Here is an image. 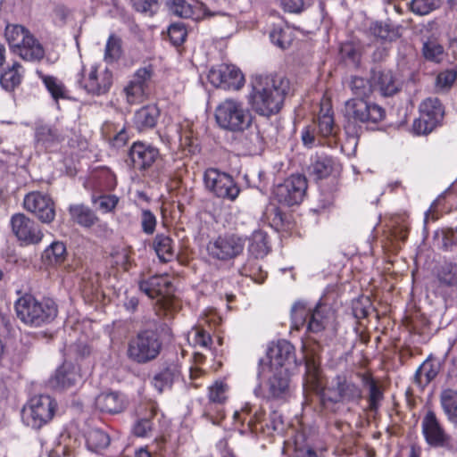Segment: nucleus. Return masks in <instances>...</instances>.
<instances>
[{
  "label": "nucleus",
  "mask_w": 457,
  "mask_h": 457,
  "mask_svg": "<svg viewBox=\"0 0 457 457\" xmlns=\"http://www.w3.org/2000/svg\"><path fill=\"white\" fill-rule=\"evenodd\" d=\"M57 403L54 398L40 395L29 399L21 410L23 423L34 429H40L54 417Z\"/></svg>",
  "instance_id": "obj_9"
},
{
  "label": "nucleus",
  "mask_w": 457,
  "mask_h": 457,
  "mask_svg": "<svg viewBox=\"0 0 457 457\" xmlns=\"http://www.w3.org/2000/svg\"><path fill=\"white\" fill-rule=\"evenodd\" d=\"M111 262L118 270H129L131 265V257L129 251L124 248L117 250L112 254Z\"/></svg>",
  "instance_id": "obj_63"
},
{
  "label": "nucleus",
  "mask_w": 457,
  "mask_h": 457,
  "mask_svg": "<svg viewBox=\"0 0 457 457\" xmlns=\"http://www.w3.org/2000/svg\"><path fill=\"white\" fill-rule=\"evenodd\" d=\"M161 150L152 143L137 140L128 149L125 162L135 173L161 183L166 177Z\"/></svg>",
  "instance_id": "obj_4"
},
{
  "label": "nucleus",
  "mask_w": 457,
  "mask_h": 457,
  "mask_svg": "<svg viewBox=\"0 0 457 457\" xmlns=\"http://www.w3.org/2000/svg\"><path fill=\"white\" fill-rule=\"evenodd\" d=\"M242 274L250 278V279L256 284L264 283L268 277L267 271L263 270L261 266L251 262L244 266Z\"/></svg>",
  "instance_id": "obj_59"
},
{
  "label": "nucleus",
  "mask_w": 457,
  "mask_h": 457,
  "mask_svg": "<svg viewBox=\"0 0 457 457\" xmlns=\"http://www.w3.org/2000/svg\"><path fill=\"white\" fill-rule=\"evenodd\" d=\"M35 140L38 146L47 152H53L63 140V137L56 128L41 125L36 128Z\"/></svg>",
  "instance_id": "obj_30"
},
{
  "label": "nucleus",
  "mask_w": 457,
  "mask_h": 457,
  "mask_svg": "<svg viewBox=\"0 0 457 457\" xmlns=\"http://www.w3.org/2000/svg\"><path fill=\"white\" fill-rule=\"evenodd\" d=\"M290 88V80L286 76L256 75L251 81L248 103L257 114L270 118L282 110Z\"/></svg>",
  "instance_id": "obj_1"
},
{
  "label": "nucleus",
  "mask_w": 457,
  "mask_h": 457,
  "mask_svg": "<svg viewBox=\"0 0 457 457\" xmlns=\"http://www.w3.org/2000/svg\"><path fill=\"white\" fill-rule=\"evenodd\" d=\"M245 248V240L236 234L225 233L211 239L206 251L208 255L219 261H230L240 255Z\"/></svg>",
  "instance_id": "obj_12"
},
{
  "label": "nucleus",
  "mask_w": 457,
  "mask_h": 457,
  "mask_svg": "<svg viewBox=\"0 0 457 457\" xmlns=\"http://www.w3.org/2000/svg\"><path fill=\"white\" fill-rule=\"evenodd\" d=\"M271 251L269 235L262 230H255L249 238L248 253L255 259H262Z\"/></svg>",
  "instance_id": "obj_35"
},
{
  "label": "nucleus",
  "mask_w": 457,
  "mask_h": 457,
  "mask_svg": "<svg viewBox=\"0 0 457 457\" xmlns=\"http://www.w3.org/2000/svg\"><path fill=\"white\" fill-rule=\"evenodd\" d=\"M28 31L29 29L22 25L8 24L5 27L4 35L10 47L18 46L19 40L21 37H24Z\"/></svg>",
  "instance_id": "obj_60"
},
{
  "label": "nucleus",
  "mask_w": 457,
  "mask_h": 457,
  "mask_svg": "<svg viewBox=\"0 0 457 457\" xmlns=\"http://www.w3.org/2000/svg\"><path fill=\"white\" fill-rule=\"evenodd\" d=\"M171 287H138L137 294L147 295L150 299L155 300V305L159 306L156 314L162 311L164 316L177 312L179 309V301L175 296Z\"/></svg>",
  "instance_id": "obj_20"
},
{
  "label": "nucleus",
  "mask_w": 457,
  "mask_h": 457,
  "mask_svg": "<svg viewBox=\"0 0 457 457\" xmlns=\"http://www.w3.org/2000/svg\"><path fill=\"white\" fill-rule=\"evenodd\" d=\"M161 111L156 104H146L134 112L132 124L140 133L154 129L158 122Z\"/></svg>",
  "instance_id": "obj_25"
},
{
  "label": "nucleus",
  "mask_w": 457,
  "mask_h": 457,
  "mask_svg": "<svg viewBox=\"0 0 457 457\" xmlns=\"http://www.w3.org/2000/svg\"><path fill=\"white\" fill-rule=\"evenodd\" d=\"M357 377L364 386L368 388V407L367 410L377 413L384 400V390L378 381L370 372H358Z\"/></svg>",
  "instance_id": "obj_23"
},
{
  "label": "nucleus",
  "mask_w": 457,
  "mask_h": 457,
  "mask_svg": "<svg viewBox=\"0 0 457 457\" xmlns=\"http://www.w3.org/2000/svg\"><path fill=\"white\" fill-rule=\"evenodd\" d=\"M80 378L79 368L71 362L64 361L55 370L54 375L50 379V384L57 389H67L74 386Z\"/></svg>",
  "instance_id": "obj_24"
},
{
  "label": "nucleus",
  "mask_w": 457,
  "mask_h": 457,
  "mask_svg": "<svg viewBox=\"0 0 457 457\" xmlns=\"http://www.w3.org/2000/svg\"><path fill=\"white\" fill-rule=\"evenodd\" d=\"M37 297L31 294H24L14 303L17 317L26 325L33 326L36 312Z\"/></svg>",
  "instance_id": "obj_33"
},
{
  "label": "nucleus",
  "mask_w": 457,
  "mask_h": 457,
  "mask_svg": "<svg viewBox=\"0 0 457 457\" xmlns=\"http://www.w3.org/2000/svg\"><path fill=\"white\" fill-rule=\"evenodd\" d=\"M374 311L375 308L370 296L361 295L352 303L353 315L357 320L368 318Z\"/></svg>",
  "instance_id": "obj_53"
},
{
  "label": "nucleus",
  "mask_w": 457,
  "mask_h": 457,
  "mask_svg": "<svg viewBox=\"0 0 457 457\" xmlns=\"http://www.w3.org/2000/svg\"><path fill=\"white\" fill-rule=\"evenodd\" d=\"M11 228L21 245H37L42 241L44 234L38 225L23 213L12 216Z\"/></svg>",
  "instance_id": "obj_17"
},
{
  "label": "nucleus",
  "mask_w": 457,
  "mask_h": 457,
  "mask_svg": "<svg viewBox=\"0 0 457 457\" xmlns=\"http://www.w3.org/2000/svg\"><path fill=\"white\" fill-rule=\"evenodd\" d=\"M421 432L429 447L453 451V437L433 410H428L422 418Z\"/></svg>",
  "instance_id": "obj_11"
},
{
  "label": "nucleus",
  "mask_w": 457,
  "mask_h": 457,
  "mask_svg": "<svg viewBox=\"0 0 457 457\" xmlns=\"http://www.w3.org/2000/svg\"><path fill=\"white\" fill-rule=\"evenodd\" d=\"M204 182L206 188L220 198L233 201L240 193L232 176L215 168H208L204 171Z\"/></svg>",
  "instance_id": "obj_15"
},
{
  "label": "nucleus",
  "mask_w": 457,
  "mask_h": 457,
  "mask_svg": "<svg viewBox=\"0 0 457 457\" xmlns=\"http://www.w3.org/2000/svg\"><path fill=\"white\" fill-rule=\"evenodd\" d=\"M171 337L172 330L167 322L154 320L129 339L127 356L137 364L151 362L160 355L164 338Z\"/></svg>",
  "instance_id": "obj_3"
},
{
  "label": "nucleus",
  "mask_w": 457,
  "mask_h": 457,
  "mask_svg": "<svg viewBox=\"0 0 457 457\" xmlns=\"http://www.w3.org/2000/svg\"><path fill=\"white\" fill-rule=\"evenodd\" d=\"M308 182L305 176L292 174L274 189L275 199L281 204L294 206L300 204L306 195Z\"/></svg>",
  "instance_id": "obj_13"
},
{
  "label": "nucleus",
  "mask_w": 457,
  "mask_h": 457,
  "mask_svg": "<svg viewBox=\"0 0 457 457\" xmlns=\"http://www.w3.org/2000/svg\"><path fill=\"white\" fill-rule=\"evenodd\" d=\"M228 385L224 382H215L212 386L209 387V403L205 406L204 416L212 421V423H219L225 418L224 411L221 408L217 409V417L214 419L211 412L214 411V405L219 404L221 405L227 401V393Z\"/></svg>",
  "instance_id": "obj_22"
},
{
  "label": "nucleus",
  "mask_w": 457,
  "mask_h": 457,
  "mask_svg": "<svg viewBox=\"0 0 457 457\" xmlns=\"http://www.w3.org/2000/svg\"><path fill=\"white\" fill-rule=\"evenodd\" d=\"M419 113V117L413 120L412 132L417 136L428 135L442 126L445 107L437 97H428L420 103Z\"/></svg>",
  "instance_id": "obj_10"
},
{
  "label": "nucleus",
  "mask_w": 457,
  "mask_h": 457,
  "mask_svg": "<svg viewBox=\"0 0 457 457\" xmlns=\"http://www.w3.org/2000/svg\"><path fill=\"white\" fill-rule=\"evenodd\" d=\"M337 282L335 286H355L361 284L360 272L354 273L351 267L344 266L337 276Z\"/></svg>",
  "instance_id": "obj_61"
},
{
  "label": "nucleus",
  "mask_w": 457,
  "mask_h": 457,
  "mask_svg": "<svg viewBox=\"0 0 457 457\" xmlns=\"http://www.w3.org/2000/svg\"><path fill=\"white\" fill-rule=\"evenodd\" d=\"M168 37L170 43L175 46H180L186 41L187 30L184 23L174 22L168 29Z\"/></svg>",
  "instance_id": "obj_57"
},
{
  "label": "nucleus",
  "mask_w": 457,
  "mask_h": 457,
  "mask_svg": "<svg viewBox=\"0 0 457 457\" xmlns=\"http://www.w3.org/2000/svg\"><path fill=\"white\" fill-rule=\"evenodd\" d=\"M141 228L146 235H153L156 229L157 219L156 216L148 209H144L141 212Z\"/></svg>",
  "instance_id": "obj_64"
},
{
  "label": "nucleus",
  "mask_w": 457,
  "mask_h": 457,
  "mask_svg": "<svg viewBox=\"0 0 457 457\" xmlns=\"http://www.w3.org/2000/svg\"><path fill=\"white\" fill-rule=\"evenodd\" d=\"M345 129H355L357 126L365 125L373 128L386 118V110L376 103L362 98L353 97L345 103L343 110Z\"/></svg>",
  "instance_id": "obj_7"
},
{
  "label": "nucleus",
  "mask_w": 457,
  "mask_h": 457,
  "mask_svg": "<svg viewBox=\"0 0 457 457\" xmlns=\"http://www.w3.org/2000/svg\"><path fill=\"white\" fill-rule=\"evenodd\" d=\"M24 46L19 51V55L26 61H40L45 56V49L40 42L33 36L28 38Z\"/></svg>",
  "instance_id": "obj_48"
},
{
  "label": "nucleus",
  "mask_w": 457,
  "mask_h": 457,
  "mask_svg": "<svg viewBox=\"0 0 457 457\" xmlns=\"http://www.w3.org/2000/svg\"><path fill=\"white\" fill-rule=\"evenodd\" d=\"M370 31L375 37L382 40L393 41L399 37L398 29L386 22H373L370 27Z\"/></svg>",
  "instance_id": "obj_50"
},
{
  "label": "nucleus",
  "mask_w": 457,
  "mask_h": 457,
  "mask_svg": "<svg viewBox=\"0 0 457 457\" xmlns=\"http://www.w3.org/2000/svg\"><path fill=\"white\" fill-rule=\"evenodd\" d=\"M24 208L35 214L43 223H50L54 220L55 208L53 199L39 191L28 193L23 200Z\"/></svg>",
  "instance_id": "obj_19"
},
{
  "label": "nucleus",
  "mask_w": 457,
  "mask_h": 457,
  "mask_svg": "<svg viewBox=\"0 0 457 457\" xmlns=\"http://www.w3.org/2000/svg\"><path fill=\"white\" fill-rule=\"evenodd\" d=\"M272 44L281 49L288 48L295 40V33L289 27L274 26L270 32Z\"/></svg>",
  "instance_id": "obj_44"
},
{
  "label": "nucleus",
  "mask_w": 457,
  "mask_h": 457,
  "mask_svg": "<svg viewBox=\"0 0 457 457\" xmlns=\"http://www.w3.org/2000/svg\"><path fill=\"white\" fill-rule=\"evenodd\" d=\"M267 359L270 370L286 369L289 372L296 362L295 346L287 340H278L269 346Z\"/></svg>",
  "instance_id": "obj_18"
},
{
  "label": "nucleus",
  "mask_w": 457,
  "mask_h": 457,
  "mask_svg": "<svg viewBox=\"0 0 457 457\" xmlns=\"http://www.w3.org/2000/svg\"><path fill=\"white\" fill-rule=\"evenodd\" d=\"M305 370V382L317 393L323 408L336 412V405L338 403L359 405L363 399L362 388L345 375L338 374L334 378V386L328 391L336 395L331 396L321 386L320 368L313 360L306 361Z\"/></svg>",
  "instance_id": "obj_2"
},
{
  "label": "nucleus",
  "mask_w": 457,
  "mask_h": 457,
  "mask_svg": "<svg viewBox=\"0 0 457 457\" xmlns=\"http://www.w3.org/2000/svg\"><path fill=\"white\" fill-rule=\"evenodd\" d=\"M272 376L269 378L267 398L280 402H287L291 396L289 372L286 369L271 370Z\"/></svg>",
  "instance_id": "obj_21"
},
{
  "label": "nucleus",
  "mask_w": 457,
  "mask_h": 457,
  "mask_svg": "<svg viewBox=\"0 0 457 457\" xmlns=\"http://www.w3.org/2000/svg\"><path fill=\"white\" fill-rule=\"evenodd\" d=\"M102 131L104 138L113 147H121L129 140V134L125 125L119 128V125L116 123L107 121L104 124Z\"/></svg>",
  "instance_id": "obj_41"
},
{
  "label": "nucleus",
  "mask_w": 457,
  "mask_h": 457,
  "mask_svg": "<svg viewBox=\"0 0 457 457\" xmlns=\"http://www.w3.org/2000/svg\"><path fill=\"white\" fill-rule=\"evenodd\" d=\"M110 444V435L102 428H92L86 434V445L91 452L99 453L106 449Z\"/></svg>",
  "instance_id": "obj_43"
},
{
  "label": "nucleus",
  "mask_w": 457,
  "mask_h": 457,
  "mask_svg": "<svg viewBox=\"0 0 457 457\" xmlns=\"http://www.w3.org/2000/svg\"><path fill=\"white\" fill-rule=\"evenodd\" d=\"M58 314V306L54 299L42 297L37 299L36 312L33 327H41L51 323Z\"/></svg>",
  "instance_id": "obj_32"
},
{
  "label": "nucleus",
  "mask_w": 457,
  "mask_h": 457,
  "mask_svg": "<svg viewBox=\"0 0 457 457\" xmlns=\"http://www.w3.org/2000/svg\"><path fill=\"white\" fill-rule=\"evenodd\" d=\"M312 306L303 301L295 302L291 307L292 327L297 330L307 325Z\"/></svg>",
  "instance_id": "obj_47"
},
{
  "label": "nucleus",
  "mask_w": 457,
  "mask_h": 457,
  "mask_svg": "<svg viewBox=\"0 0 457 457\" xmlns=\"http://www.w3.org/2000/svg\"><path fill=\"white\" fill-rule=\"evenodd\" d=\"M328 322V308L320 300L312 306L309 320L307 322V331L310 333H320L326 328Z\"/></svg>",
  "instance_id": "obj_38"
},
{
  "label": "nucleus",
  "mask_w": 457,
  "mask_h": 457,
  "mask_svg": "<svg viewBox=\"0 0 457 457\" xmlns=\"http://www.w3.org/2000/svg\"><path fill=\"white\" fill-rule=\"evenodd\" d=\"M350 88L354 97L367 100L373 93L372 80L363 79L361 77H353Z\"/></svg>",
  "instance_id": "obj_52"
},
{
  "label": "nucleus",
  "mask_w": 457,
  "mask_h": 457,
  "mask_svg": "<svg viewBox=\"0 0 457 457\" xmlns=\"http://www.w3.org/2000/svg\"><path fill=\"white\" fill-rule=\"evenodd\" d=\"M440 370V361L430 354L417 369L414 380L420 386H427L436 378Z\"/></svg>",
  "instance_id": "obj_34"
},
{
  "label": "nucleus",
  "mask_w": 457,
  "mask_h": 457,
  "mask_svg": "<svg viewBox=\"0 0 457 457\" xmlns=\"http://www.w3.org/2000/svg\"><path fill=\"white\" fill-rule=\"evenodd\" d=\"M169 11L175 16L182 19L202 21L214 16H226L228 13L221 9H210L204 3L196 2L189 4L187 0H169L167 2Z\"/></svg>",
  "instance_id": "obj_16"
},
{
  "label": "nucleus",
  "mask_w": 457,
  "mask_h": 457,
  "mask_svg": "<svg viewBox=\"0 0 457 457\" xmlns=\"http://www.w3.org/2000/svg\"><path fill=\"white\" fill-rule=\"evenodd\" d=\"M146 89L143 86L130 80L124 87L127 102L129 104H135L143 101Z\"/></svg>",
  "instance_id": "obj_58"
},
{
  "label": "nucleus",
  "mask_w": 457,
  "mask_h": 457,
  "mask_svg": "<svg viewBox=\"0 0 457 457\" xmlns=\"http://www.w3.org/2000/svg\"><path fill=\"white\" fill-rule=\"evenodd\" d=\"M38 77L55 101L67 97L65 86L57 78L51 75H45L42 72H38Z\"/></svg>",
  "instance_id": "obj_49"
},
{
  "label": "nucleus",
  "mask_w": 457,
  "mask_h": 457,
  "mask_svg": "<svg viewBox=\"0 0 457 457\" xmlns=\"http://www.w3.org/2000/svg\"><path fill=\"white\" fill-rule=\"evenodd\" d=\"M122 40L121 38L112 33L106 41L104 60L107 63L117 62L122 56Z\"/></svg>",
  "instance_id": "obj_45"
},
{
  "label": "nucleus",
  "mask_w": 457,
  "mask_h": 457,
  "mask_svg": "<svg viewBox=\"0 0 457 457\" xmlns=\"http://www.w3.org/2000/svg\"><path fill=\"white\" fill-rule=\"evenodd\" d=\"M341 58L349 63L358 66L361 62V51L358 44L346 41L341 44L339 48Z\"/></svg>",
  "instance_id": "obj_51"
},
{
  "label": "nucleus",
  "mask_w": 457,
  "mask_h": 457,
  "mask_svg": "<svg viewBox=\"0 0 457 457\" xmlns=\"http://www.w3.org/2000/svg\"><path fill=\"white\" fill-rule=\"evenodd\" d=\"M117 185L115 174L106 167L95 170L87 180L85 187L98 192L112 191Z\"/></svg>",
  "instance_id": "obj_29"
},
{
  "label": "nucleus",
  "mask_w": 457,
  "mask_h": 457,
  "mask_svg": "<svg viewBox=\"0 0 457 457\" xmlns=\"http://www.w3.org/2000/svg\"><path fill=\"white\" fill-rule=\"evenodd\" d=\"M153 246L159 260L162 262H169L176 256L174 241L166 234H157L154 238Z\"/></svg>",
  "instance_id": "obj_39"
},
{
  "label": "nucleus",
  "mask_w": 457,
  "mask_h": 457,
  "mask_svg": "<svg viewBox=\"0 0 457 457\" xmlns=\"http://www.w3.org/2000/svg\"><path fill=\"white\" fill-rule=\"evenodd\" d=\"M112 84V71L108 68H102L99 63H93L88 67L82 65L77 75L78 87L92 96L106 95Z\"/></svg>",
  "instance_id": "obj_8"
},
{
  "label": "nucleus",
  "mask_w": 457,
  "mask_h": 457,
  "mask_svg": "<svg viewBox=\"0 0 457 457\" xmlns=\"http://www.w3.org/2000/svg\"><path fill=\"white\" fill-rule=\"evenodd\" d=\"M214 117L221 129L231 133H243L252 126L253 120L250 109L235 98H226L220 102L215 109Z\"/></svg>",
  "instance_id": "obj_6"
},
{
  "label": "nucleus",
  "mask_w": 457,
  "mask_h": 457,
  "mask_svg": "<svg viewBox=\"0 0 457 457\" xmlns=\"http://www.w3.org/2000/svg\"><path fill=\"white\" fill-rule=\"evenodd\" d=\"M67 249L64 243L54 241L42 253V261L48 266H60L66 261Z\"/></svg>",
  "instance_id": "obj_42"
},
{
  "label": "nucleus",
  "mask_w": 457,
  "mask_h": 457,
  "mask_svg": "<svg viewBox=\"0 0 457 457\" xmlns=\"http://www.w3.org/2000/svg\"><path fill=\"white\" fill-rule=\"evenodd\" d=\"M209 82L215 87L237 91L245 82V76L234 64L220 63L211 68L208 73Z\"/></svg>",
  "instance_id": "obj_14"
},
{
  "label": "nucleus",
  "mask_w": 457,
  "mask_h": 457,
  "mask_svg": "<svg viewBox=\"0 0 457 457\" xmlns=\"http://www.w3.org/2000/svg\"><path fill=\"white\" fill-rule=\"evenodd\" d=\"M440 7V0H411L410 10L416 15H428Z\"/></svg>",
  "instance_id": "obj_54"
},
{
  "label": "nucleus",
  "mask_w": 457,
  "mask_h": 457,
  "mask_svg": "<svg viewBox=\"0 0 457 457\" xmlns=\"http://www.w3.org/2000/svg\"><path fill=\"white\" fill-rule=\"evenodd\" d=\"M371 79L373 90L378 91L382 96H392L400 90L394 73L390 70L373 71Z\"/></svg>",
  "instance_id": "obj_28"
},
{
  "label": "nucleus",
  "mask_w": 457,
  "mask_h": 457,
  "mask_svg": "<svg viewBox=\"0 0 457 457\" xmlns=\"http://www.w3.org/2000/svg\"><path fill=\"white\" fill-rule=\"evenodd\" d=\"M318 133L328 137L334 134L335 119L334 111L330 101L322 102L317 119Z\"/></svg>",
  "instance_id": "obj_36"
},
{
  "label": "nucleus",
  "mask_w": 457,
  "mask_h": 457,
  "mask_svg": "<svg viewBox=\"0 0 457 457\" xmlns=\"http://www.w3.org/2000/svg\"><path fill=\"white\" fill-rule=\"evenodd\" d=\"M21 67V64L15 62L0 74V84L4 89L13 91L20 85L21 76L18 70Z\"/></svg>",
  "instance_id": "obj_46"
},
{
  "label": "nucleus",
  "mask_w": 457,
  "mask_h": 457,
  "mask_svg": "<svg viewBox=\"0 0 457 457\" xmlns=\"http://www.w3.org/2000/svg\"><path fill=\"white\" fill-rule=\"evenodd\" d=\"M144 410V412L138 414L132 427V433L137 437H150L155 429L154 420L158 412L157 405L147 403Z\"/></svg>",
  "instance_id": "obj_26"
},
{
  "label": "nucleus",
  "mask_w": 457,
  "mask_h": 457,
  "mask_svg": "<svg viewBox=\"0 0 457 457\" xmlns=\"http://www.w3.org/2000/svg\"><path fill=\"white\" fill-rule=\"evenodd\" d=\"M69 213L73 222L80 227L89 228L99 221L95 212L85 204H71Z\"/></svg>",
  "instance_id": "obj_37"
},
{
  "label": "nucleus",
  "mask_w": 457,
  "mask_h": 457,
  "mask_svg": "<svg viewBox=\"0 0 457 457\" xmlns=\"http://www.w3.org/2000/svg\"><path fill=\"white\" fill-rule=\"evenodd\" d=\"M422 54L426 60L438 63L443 59L444 47L436 41L428 40L423 44Z\"/></svg>",
  "instance_id": "obj_56"
},
{
  "label": "nucleus",
  "mask_w": 457,
  "mask_h": 457,
  "mask_svg": "<svg viewBox=\"0 0 457 457\" xmlns=\"http://www.w3.org/2000/svg\"><path fill=\"white\" fill-rule=\"evenodd\" d=\"M343 170L340 161L325 153H315L310 158L308 173L320 184V195L324 197L323 208L332 205L335 195L339 190V176Z\"/></svg>",
  "instance_id": "obj_5"
},
{
  "label": "nucleus",
  "mask_w": 457,
  "mask_h": 457,
  "mask_svg": "<svg viewBox=\"0 0 457 457\" xmlns=\"http://www.w3.org/2000/svg\"><path fill=\"white\" fill-rule=\"evenodd\" d=\"M96 405L102 411L110 414L122 412L127 406L125 395L120 392H103L96 398Z\"/></svg>",
  "instance_id": "obj_27"
},
{
  "label": "nucleus",
  "mask_w": 457,
  "mask_h": 457,
  "mask_svg": "<svg viewBox=\"0 0 457 457\" xmlns=\"http://www.w3.org/2000/svg\"><path fill=\"white\" fill-rule=\"evenodd\" d=\"M437 277L445 286H457V264H443L437 271Z\"/></svg>",
  "instance_id": "obj_55"
},
{
  "label": "nucleus",
  "mask_w": 457,
  "mask_h": 457,
  "mask_svg": "<svg viewBox=\"0 0 457 457\" xmlns=\"http://www.w3.org/2000/svg\"><path fill=\"white\" fill-rule=\"evenodd\" d=\"M439 400L448 421L457 428V390L452 388L442 390Z\"/></svg>",
  "instance_id": "obj_40"
},
{
  "label": "nucleus",
  "mask_w": 457,
  "mask_h": 457,
  "mask_svg": "<svg viewBox=\"0 0 457 457\" xmlns=\"http://www.w3.org/2000/svg\"><path fill=\"white\" fill-rule=\"evenodd\" d=\"M180 370L178 364L174 362L165 363L162 369L154 374L152 384L159 392L162 393L166 389H170L174 380L179 378Z\"/></svg>",
  "instance_id": "obj_31"
},
{
  "label": "nucleus",
  "mask_w": 457,
  "mask_h": 457,
  "mask_svg": "<svg viewBox=\"0 0 457 457\" xmlns=\"http://www.w3.org/2000/svg\"><path fill=\"white\" fill-rule=\"evenodd\" d=\"M154 74V65L149 63L146 66L138 68L135 71L131 80H133L140 86H143V87H145L147 90L149 82L151 81Z\"/></svg>",
  "instance_id": "obj_62"
}]
</instances>
